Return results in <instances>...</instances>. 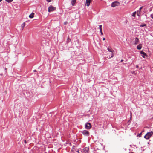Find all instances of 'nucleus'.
<instances>
[{"instance_id": "nucleus-1", "label": "nucleus", "mask_w": 153, "mask_h": 153, "mask_svg": "<svg viewBox=\"0 0 153 153\" xmlns=\"http://www.w3.org/2000/svg\"><path fill=\"white\" fill-rule=\"evenodd\" d=\"M153 134V132H148L147 134L144 136V137L147 139H149Z\"/></svg>"}, {"instance_id": "nucleus-2", "label": "nucleus", "mask_w": 153, "mask_h": 153, "mask_svg": "<svg viewBox=\"0 0 153 153\" xmlns=\"http://www.w3.org/2000/svg\"><path fill=\"white\" fill-rule=\"evenodd\" d=\"M120 4V3L118 1H115L112 3L111 6L112 7L118 6Z\"/></svg>"}, {"instance_id": "nucleus-3", "label": "nucleus", "mask_w": 153, "mask_h": 153, "mask_svg": "<svg viewBox=\"0 0 153 153\" xmlns=\"http://www.w3.org/2000/svg\"><path fill=\"white\" fill-rule=\"evenodd\" d=\"M56 9L55 7H53L52 6H51L49 7L48 8V12H50Z\"/></svg>"}, {"instance_id": "nucleus-4", "label": "nucleus", "mask_w": 153, "mask_h": 153, "mask_svg": "<svg viewBox=\"0 0 153 153\" xmlns=\"http://www.w3.org/2000/svg\"><path fill=\"white\" fill-rule=\"evenodd\" d=\"M85 128L87 129H90L91 127V124L89 123H87L85 125Z\"/></svg>"}, {"instance_id": "nucleus-5", "label": "nucleus", "mask_w": 153, "mask_h": 153, "mask_svg": "<svg viewBox=\"0 0 153 153\" xmlns=\"http://www.w3.org/2000/svg\"><path fill=\"white\" fill-rule=\"evenodd\" d=\"M89 151V148L88 147H86L83 149V153H88Z\"/></svg>"}, {"instance_id": "nucleus-6", "label": "nucleus", "mask_w": 153, "mask_h": 153, "mask_svg": "<svg viewBox=\"0 0 153 153\" xmlns=\"http://www.w3.org/2000/svg\"><path fill=\"white\" fill-rule=\"evenodd\" d=\"M82 134L86 136H88L89 135V132L86 130H84L82 132Z\"/></svg>"}, {"instance_id": "nucleus-7", "label": "nucleus", "mask_w": 153, "mask_h": 153, "mask_svg": "<svg viewBox=\"0 0 153 153\" xmlns=\"http://www.w3.org/2000/svg\"><path fill=\"white\" fill-rule=\"evenodd\" d=\"M92 1V0H86V2L85 5L87 6H89L91 3V2Z\"/></svg>"}, {"instance_id": "nucleus-8", "label": "nucleus", "mask_w": 153, "mask_h": 153, "mask_svg": "<svg viewBox=\"0 0 153 153\" xmlns=\"http://www.w3.org/2000/svg\"><path fill=\"white\" fill-rule=\"evenodd\" d=\"M141 54L143 55L142 57L144 58H145V56H147V55L146 53L143 52V51H141L140 52Z\"/></svg>"}, {"instance_id": "nucleus-9", "label": "nucleus", "mask_w": 153, "mask_h": 153, "mask_svg": "<svg viewBox=\"0 0 153 153\" xmlns=\"http://www.w3.org/2000/svg\"><path fill=\"white\" fill-rule=\"evenodd\" d=\"M139 42V40L138 38H136L135 39V45H137L138 44V42Z\"/></svg>"}, {"instance_id": "nucleus-10", "label": "nucleus", "mask_w": 153, "mask_h": 153, "mask_svg": "<svg viewBox=\"0 0 153 153\" xmlns=\"http://www.w3.org/2000/svg\"><path fill=\"white\" fill-rule=\"evenodd\" d=\"M102 25H99V28H100V32L101 33V35H103V33L102 32Z\"/></svg>"}, {"instance_id": "nucleus-11", "label": "nucleus", "mask_w": 153, "mask_h": 153, "mask_svg": "<svg viewBox=\"0 0 153 153\" xmlns=\"http://www.w3.org/2000/svg\"><path fill=\"white\" fill-rule=\"evenodd\" d=\"M142 45L141 44H140L137 46V49L138 50H140L142 48Z\"/></svg>"}, {"instance_id": "nucleus-12", "label": "nucleus", "mask_w": 153, "mask_h": 153, "mask_svg": "<svg viewBox=\"0 0 153 153\" xmlns=\"http://www.w3.org/2000/svg\"><path fill=\"white\" fill-rule=\"evenodd\" d=\"M34 13H32L31 14L29 15V18H32L34 17Z\"/></svg>"}, {"instance_id": "nucleus-13", "label": "nucleus", "mask_w": 153, "mask_h": 153, "mask_svg": "<svg viewBox=\"0 0 153 153\" xmlns=\"http://www.w3.org/2000/svg\"><path fill=\"white\" fill-rule=\"evenodd\" d=\"M76 2V0H72L71 1V4L72 6H74L75 3Z\"/></svg>"}, {"instance_id": "nucleus-14", "label": "nucleus", "mask_w": 153, "mask_h": 153, "mask_svg": "<svg viewBox=\"0 0 153 153\" xmlns=\"http://www.w3.org/2000/svg\"><path fill=\"white\" fill-rule=\"evenodd\" d=\"M25 22H24L21 25V27L22 28V30H23L24 27L25 26Z\"/></svg>"}, {"instance_id": "nucleus-15", "label": "nucleus", "mask_w": 153, "mask_h": 153, "mask_svg": "<svg viewBox=\"0 0 153 153\" xmlns=\"http://www.w3.org/2000/svg\"><path fill=\"white\" fill-rule=\"evenodd\" d=\"M71 41V39L68 37L67 39V41H66L67 43H68L69 42H70Z\"/></svg>"}, {"instance_id": "nucleus-16", "label": "nucleus", "mask_w": 153, "mask_h": 153, "mask_svg": "<svg viewBox=\"0 0 153 153\" xmlns=\"http://www.w3.org/2000/svg\"><path fill=\"white\" fill-rule=\"evenodd\" d=\"M137 15L138 16H140V10L137 11Z\"/></svg>"}, {"instance_id": "nucleus-17", "label": "nucleus", "mask_w": 153, "mask_h": 153, "mask_svg": "<svg viewBox=\"0 0 153 153\" xmlns=\"http://www.w3.org/2000/svg\"><path fill=\"white\" fill-rule=\"evenodd\" d=\"M146 25L145 24H143L140 25V27H142L145 26H146Z\"/></svg>"}, {"instance_id": "nucleus-18", "label": "nucleus", "mask_w": 153, "mask_h": 153, "mask_svg": "<svg viewBox=\"0 0 153 153\" xmlns=\"http://www.w3.org/2000/svg\"><path fill=\"white\" fill-rule=\"evenodd\" d=\"M136 13V11L133 12L132 13V16L135 17V16Z\"/></svg>"}, {"instance_id": "nucleus-19", "label": "nucleus", "mask_w": 153, "mask_h": 153, "mask_svg": "<svg viewBox=\"0 0 153 153\" xmlns=\"http://www.w3.org/2000/svg\"><path fill=\"white\" fill-rule=\"evenodd\" d=\"M108 51L110 52H114V51L113 50H112L111 49L108 48Z\"/></svg>"}, {"instance_id": "nucleus-20", "label": "nucleus", "mask_w": 153, "mask_h": 153, "mask_svg": "<svg viewBox=\"0 0 153 153\" xmlns=\"http://www.w3.org/2000/svg\"><path fill=\"white\" fill-rule=\"evenodd\" d=\"M5 1L8 2L10 3L12 2L13 0H5Z\"/></svg>"}, {"instance_id": "nucleus-21", "label": "nucleus", "mask_w": 153, "mask_h": 153, "mask_svg": "<svg viewBox=\"0 0 153 153\" xmlns=\"http://www.w3.org/2000/svg\"><path fill=\"white\" fill-rule=\"evenodd\" d=\"M151 17L153 19V14H152L151 15Z\"/></svg>"}, {"instance_id": "nucleus-22", "label": "nucleus", "mask_w": 153, "mask_h": 153, "mask_svg": "<svg viewBox=\"0 0 153 153\" xmlns=\"http://www.w3.org/2000/svg\"><path fill=\"white\" fill-rule=\"evenodd\" d=\"M142 8H143V7H141L140 8L139 10H140V12L141 11V10L142 9Z\"/></svg>"}, {"instance_id": "nucleus-23", "label": "nucleus", "mask_w": 153, "mask_h": 153, "mask_svg": "<svg viewBox=\"0 0 153 153\" xmlns=\"http://www.w3.org/2000/svg\"><path fill=\"white\" fill-rule=\"evenodd\" d=\"M67 23V22H64V25H66Z\"/></svg>"}, {"instance_id": "nucleus-24", "label": "nucleus", "mask_w": 153, "mask_h": 153, "mask_svg": "<svg viewBox=\"0 0 153 153\" xmlns=\"http://www.w3.org/2000/svg\"><path fill=\"white\" fill-rule=\"evenodd\" d=\"M142 135V132L140 133V134H139V137H140Z\"/></svg>"}, {"instance_id": "nucleus-25", "label": "nucleus", "mask_w": 153, "mask_h": 153, "mask_svg": "<svg viewBox=\"0 0 153 153\" xmlns=\"http://www.w3.org/2000/svg\"><path fill=\"white\" fill-rule=\"evenodd\" d=\"M24 143H27V142H26V140H25Z\"/></svg>"}, {"instance_id": "nucleus-26", "label": "nucleus", "mask_w": 153, "mask_h": 153, "mask_svg": "<svg viewBox=\"0 0 153 153\" xmlns=\"http://www.w3.org/2000/svg\"><path fill=\"white\" fill-rule=\"evenodd\" d=\"M114 56V55L113 54V53H112V56H111V57H113V56Z\"/></svg>"}, {"instance_id": "nucleus-27", "label": "nucleus", "mask_w": 153, "mask_h": 153, "mask_svg": "<svg viewBox=\"0 0 153 153\" xmlns=\"http://www.w3.org/2000/svg\"><path fill=\"white\" fill-rule=\"evenodd\" d=\"M105 40V38H103V40Z\"/></svg>"}, {"instance_id": "nucleus-28", "label": "nucleus", "mask_w": 153, "mask_h": 153, "mask_svg": "<svg viewBox=\"0 0 153 153\" xmlns=\"http://www.w3.org/2000/svg\"><path fill=\"white\" fill-rule=\"evenodd\" d=\"M76 152H77V153H79V151H76Z\"/></svg>"}, {"instance_id": "nucleus-29", "label": "nucleus", "mask_w": 153, "mask_h": 153, "mask_svg": "<svg viewBox=\"0 0 153 153\" xmlns=\"http://www.w3.org/2000/svg\"><path fill=\"white\" fill-rule=\"evenodd\" d=\"M138 67H139V66H138V65H136V68H138Z\"/></svg>"}, {"instance_id": "nucleus-30", "label": "nucleus", "mask_w": 153, "mask_h": 153, "mask_svg": "<svg viewBox=\"0 0 153 153\" xmlns=\"http://www.w3.org/2000/svg\"><path fill=\"white\" fill-rule=\"evenodd\" d=\"M33 71H34V72H36V70H34Z\"/></svg>"}, {"instance_id": "nucleus-31", "label": "nucleus", "mask_w": 153, "mask_h": 153, "mask_svg": "<svg viewBox=\"0 0 153 153\" xmlns=\"http://www.w3.org/2000/svg\"><path fill=\"white\" fill-rule=\"evenodd\" d=\"M123 61V60H121V62H122Z\"/></svg>"}, {"instance_id": "nucleus-32", "label": "nucleus", "mask_w": 153, "mask_h": 153, "mask_svg": "<svg viewBox=\"0 0 153 153\" xmlns=\"http://www.w3.org/2000/svg\"><path fill=\"white\" fill-rule=\"evenodd\" d=\"M2 0H0V2L2 1Z\"/></svg>"}]
</instances>
